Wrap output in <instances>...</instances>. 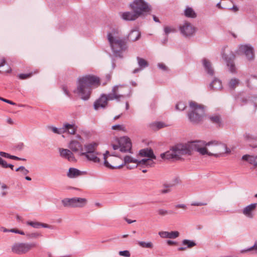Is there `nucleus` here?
Instances as JSON below:
<instances>
[{
  "label": "nucleus",
  "mask_w": 257,
  "mask_h": 257,
  "mask_svg": "<svg viewBox=\"0 0 257 257\" xmlns=\"http://www.w3.org/2000/svg\"><path fill=\"white\" fill-rule=\"evenodd\" d=\"M204 145V143L200 141L192 142L187 144H178L170 151L161 154L160 156L163 159L178 160L181 159L182 156L191 155L193 151L203 154L206 153L205 150L201 148V146Z\"/></svg>",
  "instance_id": "obj_1"
},
{
  "label": "nucleus",
  "mask_w": 257,
  "mask_h": 257,
  "mask_svg": "<svg viewBox=\"0 0 257 257\" xmlns=\"http://www.w3.org/2000/svg\"><path fill=\"white\" fill-rule=\"evenodd\" d=\"M100 84L98 77L90 75H85L77 79V87L73 90L82 99L88 100L90 96L93 86L97 87Z\"/></svg>",
  "instance_id": "obj_2"
},
{
  "label": "nucleus",
  "mask_w": 257,
  "mask_h": 257,
  "mask_svg": "<svg viewBox=\"0 0 257 257\" xmlns=\"http://www.w3.org/2000/svg\"><path fill=\"white\" fill-rule=\"evenodd\" d=\"M107 38L113 55L116 57L122 58V53L127 49L125 39L120 37L119 32L114 30L107 33Z\"/></svg>",
  "instance_id": "obj_3"
},
{
  "label": "nucleus",
  "mask_w": 257,
  "mask_h": 257,
  "mask_svg": "<svg viewBox=\"0 0 257 257\" xmlns=\"http://www.w3.org/2000/svg\"><path fill=\"white\" fill-rule=\"evenodd\" d=\"M204 145L201 146V148L204 149L206 153L201 155H207L209 156H214L215 157H220L222 154L229 153L230 150L228 149L226 145L221 143H218L216 141H211L206 143L204 141Z\"/></svg>",
  "instance_id": "obj_4"
},
{
  "label": "nucleus",
  "mask_w": 257,
  "mask_h": 257,
  "mask_svg": "<svg viewBox=\"0 0 257 257\" xmlns=\"http://www.w3.org/2000/svg\"><path fill=\"white\" fill-rule=\"evenodd\" d=\"M120 85H115L112 89L110 93L107 95L104 94H102L100 97L96 100L94 103V108L95 110H98L100 108H104L107 104L108 100H116L117 101H120L121 98L124 97V95L119 94L118 88Z\"/></svg>",
  "instance_id": "obj_5"
},
{
  "label": "nucleus",
  "mask_w": 257,
  "mask_h": 257,
  "mask_svg": "<svg viewBox=\"0 0 257 257\" xmlns=\"http://www.w3.org/2000/svg\"><path fill=\"white\" fill-rule=\"evenodd\" d=\"M189 105L191 109L188 113L189 120L193 123H198L202 121L204 115L203 107L193 101L190 102Z\"/></svg>",
  "instance_id": "obj_6"
},
{
  "label": "nucleus",
  "mask_w": 257,
  "mask_h": 257,
  "mask_svg": "<svg viewBox=\"0 0 257 257\" xmlns=\"http://www.w3.org/2000/svg\"><path fill=\"white\" fill-rule=\"evenodd\" d=\"M37 246L38 244L36 242H18L13 244L11 249L14 253L21 255L28 253L32 248Z\"/></svg>",
  "instance_id": "obj_7"
},
{
  "label": "nucleus",
  "mask_w": 257,
  "mask_h": 257,
  "mask_svg": "<svg viewBox=\"0 0 257 257\" xmlns=\"http://www.w3.org/2000/svg\"><path fill=\"white\" fill-rule=\"evenodd\" d=\"M130 6L132 10L140 16L150 11L149 6L144 0H135Z\"/></svg>",
  "instance_id": "obj_8"
},
{
  "label": "nucleus",
  "mask_w": 257,
  "mask_h": 257,
  "mask_svg": "<svg viewBox=\"0 0 257 257\" xmlns=\"http://www.w3.org/2000/svg\"><path fill=\"white\" fill-rule=\"evenodd\" d=\"M86 203V199L78 197L65 198L62 200L63 206L66 207H82Z\"/></svg>",
  "instance_id": "obj_9"
},
{
  "label": "nucleus",
  "mask_w": 257,
  "mask_h": 257,
  "mask_svg": "<svg viewBox=\"0 0 257 257\" xmlns=\"http://www.w3.org/2000/svg\"><path fill=\"white\" fill-rule=\"evenodd\" d=\"M227 47H225L222 51V56L223 59L226 61V65L228 68L229 71L231 73H235L236 72V68L234 65V64L233 62L234 58H235V55L234 54L230 52L229 50H227V51L229 52L228 54L226 49Z\"/></svg>",
  "instance_id": "obj_10"
},
{
  "label": "nucleus",
  "mask_w": 257,
  "mask_h": 257,
  "mask_svg": "<svg viewBox=\"0 0 257 257\" xmlns=\"http://www.w3.org/2000/svg\"><path fill=\"white\" fill-rule=\"evenodd\" d=\"M138 160L130 156H125L123 158L122 163L119 165H116L114 168L115 169H120L123 166L125 165L127 169H132L137 168Z\"/></svg>",
  "instance_id": "obj_11"
},
{
  "label": "nucleus",
  "mask_w": 257,
  "mask_h": 257,
  "mask_svg": "<svg viewBox=\"0 0 257 257\" xmlns=\"http://www.w3.org/2000/svg\"><path fill=\"white\" fill-rule=\"evenodd\" d=\"M239 51L243 53L248 61H252L254 58L253 48L249 45H242L239 47Z\"/></svg>",
  "instance_id": "obj_12"
},
{
  "label": "nucleus",
  "mask_w": 257,
  "mask_h": 257,
  "mask_svg": "<svg viewBox=\"0 0 257 257\" xmlns=\"http://www.w3.org/2000/svg\"><path fill=\"white\" fill-rule=\"evenodd\" d=\"M118 143L120 145L121 152H130L132 149V143L130 139L128 137H121L118 140Z\"/></svg>",
  "instance_id": "obj_13"
},
{
  "label": "nucleus",
  "mask_w": 257,
  "mask_h": 257,
  "mask_svg": "<svg viewBox=\"0 0 257 257\" xmlns=\"http://www.w3.org/2000/svg\"><path fill=\"white\" fill-rule=\"evenodd\" d=\"M257 204L251 203L243 208L242 214L247 218L252 219L255 215Z\"/></svg>",
  "instance_id": "obj_14"
},
{
  "label": "nucleus",
  "mask_w": 257,
  "mask_h": 257,
  "mask_svg": "<svg viewBox=\"0 0 257 257\" xmlns=\"http://www.w3.org/2000/svg\"><path fill=\"white\" fill-rule=\"evenodd\" d=\"M181 34L185 37H190L195 32V28L189 23H185L180 27Z\"/></svg>",
  "instance_id": "obj_15"
},
{
  "label": "nucleus",
  "mask_w": 257,
  "mask_h": 257,
  "mask_svg": "<svg viewBox=\"0 0 257 257\" xmlns=\"http://www.w3.org/2000/svg\"><path fill=\"white\" fill-rule=\"evenodd\" d=\"M100 153L98 152L92 153H83V152H81L79 155L84 156L89 161H92L94 163H99L100 160L98 157V155Z\"/></svg>",
  "instance_id": "obj_16"
},
{
  "label": "nucleus",
  "mask_w": 257,
  "mask_h": 257,
  "mask_svg": "<svg viewBox=\"0 0 257 257\" xmlns=\"http://www.w3.org/2000/svg\"><path fill=\"white\" fill-rule=\"evenodd\" d=\"M77 130V126L74 123L65 122L63 124V134H67L70 135L75 134Z\"/></svg>",
  "instance_id": "obj_17"
},
{
  "label": "nucleus",
  "mask_w": 257,
  "mask_h": 257,
  "mask_svg": "<svg viewBox=\"0 0 257 257\" xmlns=\"http://www.w3.org/2000/svg\"><path fill=\"white\" fill-rule=\"evenodd\" d=\"M202 62L205 72L208 76H213L215 72L211 62L206 58L203 59Z\"/></svg>",
  "instance_id": "obj_18"
},
{
  "label": "nucleus",
  "mask_w": 257,
  "mask_h": 257,
  "mask_svg": "<svg viewBox=\"0 0 257 257\" xmlns=\"http://www.w3.org/2000/svg\"><path fill=\"white\" fill-rule=\"evenodd\" d=\"M68 147L70 150L75 153L79 152V154L83 151V146L80 142L76 140L71 141Z\"/></svg>",
  "instance_id": "obj_19"
},
{
  "label": "nucleus",
  "mask_w": 257,
  "mask_h": 257,
  "mask_svg": "<svg viewBox=\"0 0 257 257\" xmlns=\"http://www.w3.org/2000/svg\"><path fill=\"white\" fill-rule=\"evenodd\" d=\"M159 236L163 238L175 239L179 236V232L178 231H172L171 232L161 231L158 233Z\"/></svg>",
  "instance_id": "obj_20"
},
{
  "label": "nucleus",
  "mask_w": 257,
  "mask_h": 257,
  "mask_svg": "<svg viewBox=\"0 0 257 257\" xmlns=\"http://www.w3.org/2000/svg\"><path fill=\"white\" fill-rule=\"evenodd\" d=\"M60 156L69 161L73 162L75 161V158L73 153L68 149H59Z\"/></svg>",
  "instance_id": "obj_21"
},
{
  "label": "nucleus",
  "mask_w": 257,
  "mask_h": 257,
  "mask_svg": "<svg viewBox=\"0 0 257 257\" xmlns=\"http://www.w3.org/2000/svg\"><path fill=\"white\" fill-rule=\"evenodd\" d=\"M140 16L135 12H126L121 13V17L125 21H134L139 18Z\"/></svg>",
  "instance_id": "obj_22"
},
{
  "label": "nucleus",
  "mask_w": 257,
  "mask_h": 257,
  "mask_svg": "<svg viewBox=\"0 0 257 257\" xmlns=\"http://www.w3.org/2000/svg\"><path fill=\"white\" fill-rule=\"evenodd\" d=\"M26 224L29 226H31V227H33L34 228L36 229H39L40 227H44V228H47L50 229H52V226L47 224L46 223H42L38 221H30L28 220L26 222Z\"/></svg>",
  "instance_id": "obj_23"
},
{
  "label": "nucleus",
  "mask_w": 257,
  "mask_h": 257,
  "mask_svg": "<svg viewBox=\"0 0 257 257\" xmlns=\"http://www.w3.org/2000/svg\"><path fill=\"white\" fill-rule=\"evenodd\" d=\"M137 60L140 68H136L133 70V73L134 74L140 72L149 65L148 62L143 58L138 57Z\"/></svg>",
  "instance_id": "obj_24"
},
{
  "label": "nucleus",
  "mask_w": 257,
  "mask_h": 257,
  "mask_svg": "<svg viewBox=\"0 0 257 257\" xmlns=\"http://www.w3.org/2000/svg\"><path fill=\"white\" fill-rule=\"evenodd\" d=\"M139 155L141 157H144L148 158H152L154 159H156L155 155L154 154L153 150L149 148L141 150L139 152Z\"/></svg>",
  "instance_id": "obj_25"
},
{
  "label": "nucleus",
  "mask_w": 257,
  "mask_h": 257,
  "mask_svg": "<svg viewBox=\"0 0 257 257\" xmlns=\"http://www.w3.org/2000/svg\"><path fill=\"white\" fill-rule=\"evenodd\" d=\"M98 145V144L94 142L84 145V148L85 152H84L83 153H92L97 152L96 149Z\"/></svg>",
  "instance_id": "obj_26"
},
{
  "label": "nucleus",
  "mask_w": 257,
  "mask_h": 257,
  "mask_svg": "<svg viewBox=\"0 0 257 257\" xmlns=\"http://www.w3.org/2000/svg\"><path fill=\"white\" fill-rule=\"evenodd\" d=\"M242 160L247 161L249 164L257 167V155L255 156L245 155L242 157Z\"/></svg>",
  "instance_id": "obj_27"
},
{
  "label": "nucleus",
  "mask_w": 257,
  "mask_h": 257,
  "mask_svg": "<svg viewBox=\"0 0 257 257\" xmlns=\"http://www.w3.org/2000/svg\"><path fill=\"white\" fill-rule=\"evenodd\" d=\"M222 87V86L221 81L217 78H215L209 85V88L214 90H220Z\"/></svg>",
  "instance_id": "obj_28"
},
{
  "label": "nucleus",
  "mask_w": 257,
  "mask_h": 257,
  "mask_svg": "<svg viewBox=\"0 0 257 257\" xmlns=\"http://www.w3.org/2000/svg\"><path fill=\"white\" fill-rule=\"evenodd\" d=\"M109 156L115 157L116 156L114 153L110 154L109 152L108 151H106L105 152V153L103 154L104 165L108 168H109L111 169H114L115 168H114V167H115V166H112V165H110L107 160V158Z\"/></svg>",
  "instance_id": "obj_29"
},
{
  "label": "nucleus",
  "mask_w": 257,
  "mask_h": 257,
  "mask_svg": "<svg viewBox=\"0 0 257 257\" xmlns=\"http://www.w3.org/2000/svg\"><path fill=\"white\" fill-rule=\"evenodd\" d=\"M81 175L82 172L80 170L74 168H70L67 173V176L70 178H76Z\"/></svg>",
  "instance_id": "obj_30"
},
{
  "label": "nucleus",
  "mask_w": 257,
  "mask_h": 257,
  "mask_svg": "<svg viewBox=\"0 0 257 257\" xmlns=\"http://www.w3.org/2000/svg\"><path fill=\"white\" fill-rule=\"evenodd\" d=\"M247 84L251 88H257V77L251 76L247 81Z\"/></svg>",
  "instance_id": "obj_31"
},
{
  "label": "nucleus",
  "mask_w": 257,
  "mask_h": 257,
  "mask_svg": "<svg viewBox=\"0 0 257 257\" xmlns=\"http://www.w3.org/2000/svg\"><path fill=\"white\" fill-rule=\"evenodd\" d=\"M141 36V33L137 30H132L128 35V38L132 41L138 40Z\"/></svg>",
  "instance_id": "obj_32"
},
{
  "label": "nucleus",
  "mask_w": 257,
  "mask_h": 257,
  "mask_svg": "<svg viewBox=\"0 0 257 257\" xmlns=\"http://www.w3.org/2000/svg\"><path fill=\"white\" fill-rule=\"evenodd\" d=\"M28 239H37L42 236V234L39 232H29L25 234Z\"/></svg>",
  "instance_id": "obj_33"
},
{
  "label": "nucleus",
  "mask_w": 257,
  "mask_h": 257,
  "mask_svg": "<svg viewBox=\"0 0 257 257\" xmlns=\"http://www.w3.org/2000/svg\"><path fill=\"white\" fill-rule=\"evenodd\" d=\"M138 244L142 248L152 249L154 247L153 243L151 241H139Z\"/></svg>",
  "instance_id": "obj_34"
},
{
  "label": "nucleus",
  "mask_w": 257,
  "mask_h": 257,
  "mask_svg": "<svg viewBox=\"0 0 257 257\" xmlns=\"http://www.w3.org/2000/svg\"><path fill=\"white\" fill-rule=\"evenodd\" d=\"M208 118L213 123L219 126L221 121L220 117L219 115H214L208 116Z\"/></svg>",
  "instance_id": "obj_35"
},
{
  "label": "nucleus",
  "mask_w": 257,
  "mask_h": 257,
  "mask_svg": "<svg viewBox=\"0 0 257 257\" xmlns=\"http://www.w3.org/2000/svg\"><path fill=\"white\" fill-rule=\"evenodd\" d=\"M184 13L185 16H186L187 17L194 18L196 17V15L194 10L191 8L190 7L186 8V9L185 10Z\"/></svg>",
  "instance_id": "obj_36"
},
{
  "label": "nucleus",
  "mask_w": 257,
  "mask_h": 257,
  "mask_svg": "<svg viewBox=\"0 0 257 257\" xmlns=\"http://www.w3.org/2000/svg\"><path fill=\"white\" fill-rule=\"evenodd\" d=\"M158 214L162 216H164L168 214H174L176 213L172 210H168L165 209L160 208L157 210Z\"/></svg>",
  "instance_id": "obj_37"
},
{
  "label": "nucleus",
  "mask_w": 257,
  "mask_h": 257,
  "mask_svg": "<svg viewBox=\"0 0 257 257\" xmlns=\"http://www.w3.org/2000/svg\"><path fill=\"white\" fill-rule=\"evenodd\" d=\"M151 128L154 130H158L159 129L164 127L166 125L162 122H155L150 124Z\"/></svg>",
  "instance_id": "obj_38"
},
{
  "label": "nucleus",
  "mask_w": 257,
  "mask_h": 257,
  "mask_svg": "<svg viewBox=\"0 0 257 257\" xmlns=\"http://www.w3.org/2000/svg\"><path fill=\"white\" fill-rule=\"evenodd\" d=\"M173 184H163L164 188L160 191V193L162 194H166L171 192V188L173 187Z\"/></svg>",
  "instance_id": "obj_39"
},
{
  "label": "nucleus",
  "mask_w": 257,
  "mask_h": 257,
  "mask_svg": "<svg viewBox=\"0 0 257 257\" xmlns=\"http://www.w3.org/2000/svg\"><path fill=\"white\" fill-rule=\"evenodd\" d=\"M239 83V79L237 78H232L229 81L228 83V86L231 89H234L238 85Z\"/></svg>",
  "instance_id": "obj_40"
},
{
  "label": "nucleus",
  "mask_w": 257,
  "mask_h": 257,
  "mask_svg": "<svg viewBox=\"0 0 257 257\" xmlns=\"http://www.w3.org/2000/svg\"><path fill=\"white\" fill-rule=\"evenodd\" d=\"M8 189L9 187L7 185L5 184H2L1 186V191L0 192V196L1 197H6L8 194Z\"/></svg>",
  "instance_id": "obj_41"
},
{
  "label": "nucleus",
  "mask_w": 257,
  "mask_h": 257,
  "mask_svg": "<svg viewBox=\"0 0 257 257\" xmlns=\"http://www.w3.org/2000/svg\"><path fill=\"white\" fill-rule=\"evenodd\" d=\"M48 128L55 134L58 135L63 134V126L62 127L57 128L54 126H48Z\"/></svg>",
  "instance_id": "obj_42"
},
{
  "label": "nucleus",
  "mask_w": 257,
  "mask_h": 257,
  "mask_svg": "<svg viewBox=\"0 0 257 257\" xmlns=\"http://www.w3.org/2000/svg\"><path fill=\"white\" fill-rule=\"evenodd\" d=\"M182 244L187 245L186 247L191 248L196 245V243L194 241L188 239H184L182 241Z\"/></svg>",
  "instance_id": "obj_43"
},
{
  "label": "nucleus",
  "mask_w": 257,
  "mask_h": 257,
  "mask_svg": "<svg viewBox=\"0 0 257 257\" xmlns=\"http://www.w3.org/2000/svg\"><path fill=\"white\" fill-rule=\"evenodd\" d=\"M254 250L255 253H257V241H256L254 245L247 249H242L240 251L241 253H244L247 251Z\"/></svg>",
  "instance_id": "obj_44"
},
{
  "label": "nucleus",
  "mask_w": 257,
  "mask_h": 257,
  "mask_svg": "<svg viewBox=\"0 0 257 257\" xmlns=\"http://www.w3.org/2000/svg\"><path fill=\"white\" fill-rule=\"evenodd\" d=\"M176 32V29L173 27L166 26L164 27V32L166 35H168L171 33Z\"/></svg>",
  "instance_id": "obj_45"
},
{
  "label": "nucleus",
  "mask_w": 257,
  "mask_h": 257,
  "mask_svg": "<svg viewBox=\"0 0 257 257\" xmlns=\"http://www.w3.org/2000/svg\"><path fill=\"white\" fill-rule=\"evenodd\" d=\"M16 171H20L22 175H26L29 173V171L24 166H20L16 169Z\"/></svg>",
  "instance_id": "obj_46"
},
{
  "label": "nucleus",
  "mask_w": 257,
  "mask_h": 257,
  "mask_svg": "<svg viewBox=\"0 0 257 257\" xmlns=\"http://www.w3.org/2000/svg\"><path fill=\"white\" fill-rule=\"evenodd\" d=\"M244 138L245 140L249 142L256 140V137L253 136L249 133H245L244 135Z\"/></svg>",
  "instance_id": "obj_47"
},
{
  "label": "nucleus",
  "mask_w": 257,
  "mask_h": 257,
  "mask_svg": "<svg viewBox=\"0 0 257 257\" xmlns=\"http://www.w3.org/2000/svg\"><path fill=\"white\" fill-rule=\"evenodd\" d=\"M186 107V105L183 102H180L176 105V109L180 111L183 110Z\"/></svg>",
  "instance_id": "obj_48"
},
{
  "label": "nucleus",
  "mask_w": 257,
  "mask_h": 257,
  "mask_svg": "<svg viewBox=\"0 0 257 257\" xmlns=\"http://www.w3.org/2000/svg\"><path fill=\"white\" fill-rule=\"evenodd\" d=\"M248 100H248L244 97H238L236 98L237 102L239 103L241 105L247 103Z\"/></svg>",
  "instance_id": "obj_49"
},
{
  "label": "nucleus",
  "mask_w": 257,
  "mask_h": 257,
  "mask_svg": "<svg viewBox=\"0 0 257 257\" xmlns=\"http://www.w3.org/2000/svg\"><path fill=\"white\" fill-rule=\"evenodd\" d=\"M118 254L120 256H125V257H130L131 256V253L128 250H125L123 251H120L118 252Z\"/></svg>",
  "instance_id": "obj_50"
},
{
  "label": "nucleus",
  "mask_w": 257,
  "mask_h": 257,
  "mask_svg": "<svg viewBox=\"0 0 257 257\" xmlns=\"http://www.w3.org/2000/svg\"><path fill=\"white\" fill-rule=\"evenodd\" d=\"M10 232L18 233V234H20L21 235H25V233L23 231L19 230L18 229H15V228L10 229Z\"/></svg>",
  "instance_id": "obj_51"
},
{
  "label": "nucleus",
  "mask_w": 257,
  "mask_h": 257,
  "mask_svg": "<svg viewBox=\"0 0 257 257\" xmlns=\"http://www.w3.org/2000/svg\"><path fill=\"white\" fill-rule=\"evenodd\" d=\"M158 67L161 70L164 71H167L168 70V67L162 63H159L158 64Z\"/></svg>",
  "instance_id": "obj_52"
},
{
  "label": "nucleus",
  "mask_w": 257,
  "mask_h": 257,
  "mask_svg": "<svg viewBox=\"0 0 257 257\" xmlns=\"http://www.w3.org/2000/svg\"><path fill=\"white\" fill-rule=\"evenodd\" d=\"M153 160L155 159L152 158H147V162L146 166L148 167L153 166L155 164L154 162L153 161Z\"/></svg>",
  "instance_id": "obj_53"
},
{
  "label": "nucleus",
  "mask_w": 257,
  "mask_h": 257,
  "mask_svg": "<svg viewBox=\"0 0 257 257\" xmlns=\"http://www.w3.org/2000/svg\"><path fill=\"white\" fill-rule=\"evenodd\" d=\"M123 128L124 127H123V125H120V124H116V125L112 126V127H111L112 130H119V131L123 130Z\"/></svg>",
  "instance_id": "obj_54"
},
{
  "label": "nucleus",
  "mask_w": 257,
  "mask_h": 257,
  "mask_svg": "<svg viewBox=\"0 0 257 257\" xmlns=\"http://www.w3.org/2000/svg\"><path fill=\"white\" fill-rule=\"evenodd\" d=\"M175 208H180L183 210H186L187 209V206L185 204H178L175 205Z\"/></svg>",
  "instance_id": "obj_55"
},
{
  "label": "nucleus",
  "mask_w": 257,
  "mask_h": 257,
  "mask_svg": "<svg viewBox=\"0 0 257 257\" xmlns=\"http://www.w3.org/2000/svg\"><path fill=\"white\" fill-rule=\"evenodd\" d=\"M32 75V73L21 74L19 75V78L21 79H25L30 77Z\"/></svg>",
  "instance_id": "obj_56"
},
{
  "label": "nucleus",
  "mask_w": 257,
  "mask_h": 257,
  "mask_svg": "<svg viewBox=\"0 0 257 257\" xmlns=\"http://www.w3.org/2000/svg\"><path fill=\"white\" fill-rule=\"evenodd\" d=\"M8 163L0 157V165L4 168H7Z\"/></svg>",
  "instance_id": "obj_57"
},
{
  "label": "nucleus",
  "mask_w": 257,
  "mask_h": 257,
  "mask_svg": "<svg viewBox=\"0 0 257 257\" xmlns=\"http://www.w3.org/2000/svg\"><path fill=\"white\" fill-rule=\"evenodd\" d=\"M62 90L64 92V93L68 97H71V95L69 93V91L68 90L67 87L66 86H62Z\"/></svg>",
  "instance_id": "obj_58"
},
{
  "label": "nucleus",
  "mask_w": 257,
  "mask_h": 257,
  "mask_svg": "<svg viewBox=\"0 0 257 257\" xmlns=\"http://www.w3.org/2000/svg\"><path fill=\"white\" fill-rule=\"evenodd\" d=\"M147 162V159H143L140 161L138 160V162L137 163V166L138 165H146Z\"/></svg>",
  "instance_id": "obj_59"
},
{
  "label": "nucleus",
  "mask_w": 257,
  "mask_h": 257,
  "mask_svg": "<svg viewBox=\"0 0 257 257\" xmlns=\"http://www.w3.org/2000/svg\"><path fill=\"white\" fill-rule=\"evenodd\" d=\"M0 156L2 157L10 159L11 155L4 152H0Z\"/></svg>",
  "instance_id": "obj_60"
},
{
  "label": "nucleus",
  "mask_w": 257,
  "mask_h": 257,
  "mask_svg": "<svg viewBox=\"0 0 257 257\" xmlns=\"http://www.w3.org/2000/svg\"><path fill=\"white\" fill-rule=\"evenodd\" d=\"M120 160V158L116 157V156L113 158L110 161L114 164L113 166L118 165L117 162Z\"/></svg>",
  "instance_id": "obj_61"
},
{
  "label": "nucleus",
  "mask_w": 257,
  "mask_h": 257,
  "mask_svg": "<svg viewBox=\"0 0 257 257\" xmlns=\"http://www.w3.org/2000/svg\"><path fill=\"white\" fill-rule=\"evenodd\" d=\"M207 205V203H204V202H193L191 203L192 206H202V205Z\"/></svg>",
  "instance_id": "obj_62"
},
{
  "label": "nucleus",
  "mask_w": 257,
  "mask_h": 257,
  "mask_svg": "<svg viewBox=\"0 0 257 257\" xmlns=\"http://www.w3.org/2000/svg\"><path fill=\"white\" fill-rule=\"evenodd\" d=\"M0 100L3 101H4L5 102H7L8 103H9L10 104H12V105H15L16 104V103L15 102H13V101H11L10 100L4 98L3 97H0Z\"/></svg>",
  "instance_id": "obj_63"
},
{
  "label": "nucleus",
  "mask_w": 257,
  "mask_h": 257,
  "mask_svg": "<svg viewBox=\"0 0 257 257\" xmlns=\"http://www.w3.org/2000/svg\"><path fill=\"white\" fill-rule=\"evenodd\" d=\"M10 159H13V160H22V161H26V160L25 159L19 158L17 156H13V155L11 156Z\"/></svg>",
  "instance_id": "obj_64"
}]
</instances>
